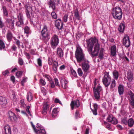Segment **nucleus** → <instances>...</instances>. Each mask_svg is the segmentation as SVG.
Masks as SVG:
<instances>
[{"label":"nucleus","mask_w":134,"mask_h":134,"mask_svg":"<svg viewBox=\"0 0 134 134\" xmlns=\"http://www.w3.org/2000/svg\"><path fill=\"white\" fill-rule=\"evenodd\" d=\"M107 120L108 122H110L114 124H116L118 122L117 119L111 114L108 116Z\"/></svg>","instance_id":"13"},{"label":"nucleus","mask_w":134,"mask_h":134,"mask_svg":"<svg viewBox=\"0 0 134 134\" xmlns=\"http://www.w3.org/2000/svg\"><path fill=\"white\" fill-rule=\"evenodd\" d=\"M104 124H105V126L108 129H110V125L109 124L105 122H104Z\"/></svg>","instance_id":"63"},{"label":"nucleus","mask_w":134,"mask_h":134,"mask_svg":"<svg viewBox=\"0 0 134 134\" xmlns=\"http://www.w3.org/2000/svg\"><path fill=\"white\" fill-rule=\"evenodd\" d=\"M6 37L8 41L10 42L11 41L12 39L13 35L10 31L9 30L8 31Z\"/></svg>","instance_id":"25"},{"label":"nucleus","mask_w":134,"mask_h":134,"mask_svg":"<svg viewBox=\"0 0 134 134\" xmlns=\"http://www.w3.org/2000/svg\"><path fill=\"white\" fill-rule=\"evenodd\" d=\"M43 76L44 77L46 78L48 81H50L51 80L50 77L48 75L44 74L43 75Z\"/></svg>","instance_id":"53"},{"label":"nucleus","mask_w":134,"mask_h":134,"mask_svg":"<svg viewBox=\"0 0 134 134\" xmlns=\"http://www.w3.org/2000/svg\"><path fill=\"white\" fill-rule=\"evenodd\" d=\"M110 82L111 83L110 85V91H113L114 90L116 87V81L115 79H113Z\"/></svg>","instance_id":"23"},{"label":"nucleus","mask_w":134,"mask_h":134,"mask_svg":"<svg viewBox=\"0 0 134 134\" xmlns=\"http://www.w3.org/2000/svg\"><path fill=\"white\" fill-rule=\"evenodd\" d=\"M49 106L47 103H45L43 104L42 114L44 115H46L47 112L48 110Z\"/></svg>","instance_id":"20"},{"label":"nucleus","mask_w":134,"mask_h":134,"mask_svg":"<svg viewBox=\"0 0 134 134\" xmlns=\"http://www.w3.org/2000/svg\"><path fill=\"white\" fill-rule=\"evenodd\" d=\"M68 15V14H65L63 18V20L64 22H66L67 21Z\"/></svg>","instance_id":"52"},{"label":"nucleus","mask_w":134,"mask_h":134,"mask_svg":"<svg viewBox=\"0 0 134 134\" xmlns=\"http://www.w3.org/2000/svg\"><path fill=\"white\" fill-rule=\"evenodd\" d=\"M77 72L80 76H82L83 75V72L80 68H78L77 70Z\"/></svg>","instance_id":"47"},{"label":"nucleus","mask_w":134,"mask_h":134,"mask_svg":"<svg viewBox=\"0 0 134 134\" xmlns=\"http://www.w3.org/2000/svg\"><path fill=\"white\" fill-rule=\"evenodd\" d=\"M23 72L21 71H19L16 73V77L18 78H20L22 76L23 74Z\"/></svg>","instance_id":"43"},{"label":"nucleus","mask_w":134,"mask_h":134,"mask_svg":"<svg viewBox=\"0 0 134 134\" xmlns=\"http://www.w3.org/2000/svg\"><path fill=\"white\" fill-rule=\"evenodd\" d=\"M127 121L126 118H124L121 119V122L123 124L127 125Z\"/></svg>","instance_id":"51"},{"label":"nucleus","mask_w":134,"mask_h":134,"mask_svg":"<svg viewBox=\"0 0 134 134\" xmlns=\"http://www.w3.org/2000/svg\"><path fill=\"white\" fill-rule=\"evenodd\" d=\"M5 46L4 42L0 39V50L4 49Z\"/></svg>","instance_id":"38"},{"label":"nucleus","mask_w":134,"mask_h":134,"mask_svg":"<svg viewBox=\"0 0 134 134\" xmlns=\"http://www.w3.org/2000/svg\"><path fill=\"white\" fill-rule=\"evenodd\" d=\"M55 83L56 86L58 87L60 86V85L59 84L58 80L57 79L55 78L54 79Z\"/></svg>","instance_id":"62"},{"label":"nucleus","mask_w":134,"mask_h":134,"mask_svg":"<svg viewBox=\"0 0 134 134\" xmlns=\"http://www.w3.org/2000/svg\"><path fill=\"white\" fill-rule=\"evenodd\" d=\"M24 29L25 33L27 34H29L30 33V29L28 26H26L25 27Z\"/></svg>","instance_id":"44"},{"label":"nucleus","mask_w":134,"mask_h":134,"mask_svg":"<svg viewBox=\"0 0 134 134\" xmlns=\"http://www.w3.org/2000/svg\"><path fill=\"white\" fill-rule=\"evenodd\" d=\"M93 89L94 97L97 99H99L100 92L102 90V88L99 83L96 81L94 82Z\"/></svg>","instance_id":"3"},{"label":"nucleus","mask_w":134,"mask_h":134,"mask_svg":"<svg viewBox=\"0 0 134 134\" xmlns=\"http://www.w3.org/2000/svg\"><path fill=\"white\" fill-rule=\"evenodd\" d=\"M25 8L26 9L25 12L26 15L27 17L29 18H30V16L29 14V11L30 9H32V8L30 7H29L27 5H25Z\"/></svg>","instance_id":"27"},{"label":"nucleus","mask_w":134,"mask_h":134,"mask_svg":"<svg viewBox=\"0 0 134 134\" xmlns=\"http://www.w3.org/2000/svg\"><path fill=\"white\" fill-rule=\"evenodd\" d=\"M18 63L21 65H23V59L21 58H19L18 59Z\"/></svg>","instance_id":"56"},{"label":"nucleus","mask_w":134,"mask_h":134,"mask_svg":"<svg viewBox=\"0 0 134 134\" xmlns=\"http://www.w3.org/2000/svg\"><path fill=\"white\" fill-rule=\"evenodd\" d=\"M5 23L8 27L11 29H13L14 27V19L13 18L10 19L6 18L5 19Z\"/></svg>","instance_id":"10"},{"label":"nucleus","mask_w":134,"mask_h":134,"mask_svg":"<svg viewBox=\"0 0 134 134\" xmlns=\"http://www.w3.org/2000/svg\"><path fill=\"white\" fill-rule=\"evenodd\" d=\"M26 96L27 99L29 102L31 101L33 99L32 94L30 92H29L27 93Z\"/></svg>","instance_id":"31"},{"label":"nucleus","mask_w":134,"mask_h":134,"mask_svg":"<svg viewBox=\"0 0 134 134\" xmlns=\"http://www.w3.org/2000/svg\"><path fill=\"white\" fill-rule=\"evenodd\" d=\"M80 115L79 111L76 110L75 112V116L76 118H77Z\"/></svg>","instance_id":"64"},{"label":"nucleus","mask_w":134,"mask_h":134,"mask_svg":"<svg viewBox=\"0 0 134 134\" xmlns=\"http://www.w3.org/2000/svg\"><path fill=\"white\" fill-rule=\"evenodd\" d=\"M112 13L113 17L115 19L120 20L122 18V10L119 7H117L113 9Z\"/></svg>","instance_id":"5"},{"label":"nucleus","mask_w":134,"mask_h":134,"mask_svg":"<svg viewBox=\"0 0 134 134\" xmlns=\"http://www.w3.org/2000/svg\"><path fill=\"white\" fill-rule=\"evenodd\" d=\"M77 61L79 63L84 60L85 58V55L83 53V51L80 47H77L75 54Z\"/></svg>","instance_id":"4"},{"label":"nucleus","mask_w":134,"mask_h":134,"mask_svg":"<svg viewBox=\"0 0 134 134\" xmlns=\"http://www.w3.org/2000/svg\"><path fill=\"white\" fill-rule=\"evenodd\" d=\"M109 72H105L102 80L103 83L106 87L108 86L111 81V77L109 75Z\"/></svg>","instance_id":"6"},{"label":"nucleus","mask_w":134,"mask_h":134,"mask_svg":"<svg viewBox=\"0 0 134 134\" xmlns=\"http://www.w3.org/2000/svg\"><path fill=\"white\" fill-rule=\"evenodd\" d=\"M127 78L128 80L130 81H132L133 79V75L130 72H128L127 74Z\"/></svg>","instance_id":"37"},{"label":"nucleus","mask_w":134,"mask_h":134,"mask_svg":"<svg viewBox=\"0 0 134 134\" xmlns=\"http://www.w3.org/2000/svg\"><path fill=\"white\" fill-rule=\"evenodd\" d=\"M71 73L73 76L76 77H77V75L76 72L73 69L71 70Z\"/></svg>","instance_id":"48"},{"label":"nucleus","mask_w":134,"mask_h":134,"mask_svg":"<svg viewBox=\"0 0 134 134\" xmlns=\"http://www.w3.org/2000/svg\"><path fill=\"white\" fill-rule=\"evenodd\" d=\"M104 49L103 48L100 49L99 57L101 59H102L103 57Z\"/></svg>","instance_id":"42"},{"label":"nucleus","mask_w":134,"mask_h":134,"mask_svg":"<svg viewBox=\"0 0 134 134\" xmlns=\"http://www.w3.org/2000/svg\"><path fill=\"white\" fill-rule=\"evenodd\" d=\"M68 82L65 79L62 80L61 83L62 86L64 88H66L67 87Z\"/></svg>","instance_id":"32"},{"label":"nucleus","mask_w":134,"mask_h":134,"mask_svg":"<svg viewBox=\"0 0 134 134\" xmlns=\"http://www.w3.org/2000/svg\"><path fill=\"white\" fill-rule=\"evenodd\" d=\"M100 49V46L99 44L98 43V42L96 43H95L94 45V50L91 52H89L91 54L92 57L96 56L97 55Z\"/></svg>","instance_id":"9"},{"label":"nucleus","mask_w":134,"mask_h":134,"mask_svg":"<svg viewBox=\"0 0 134 134\" xmlns=\"http://www.w3.org/2000/svg\"><path fill=\"white\" fill-rule=\"evenodd\" d=\"M37 63L39 66H42V60L40 58H38L37 60Z\"/></svg>","instance_id":"61"},{"label":"nucleus","mask_w":134,"mask_h":134,"mask_svg":"<svg viewBox=\"0 0 134 134\" xmlns=\"http://www.w3.org/2000/svg\"><path fill=\"white\" fill-rule=\"evenodd\" d=\"M18 20L23 21V15L21 13H19L18 16Z\"/></svg>","instance_id":"45"},{"label":"nucleus","mask_w":134,"mask_h":134,"mask_svg":"<svg viewBox=\"0 0 134 134\" xmlns=\"http://www.w3.org/2000/svg\"><path fill=\"white\" fill-rule=\"evenodd\" d=\"M125 27V26L124 24L121 23L119 26L118 28L120 32H123Z\"/></svg>","instance_id":"35"},{"label":"nucleus","mask_w":134,"mask_h":134,"mask_svg":"<svg viewBox=\"0 0 134 134\" xmlns=\"http://www.w3.org/2000/svg\"><path fill=\"white\" fill-rule=\"evenodd\" d=\"M118 92L120 95L123 94L124 92V86L122 85H120L118 87Z\"/></svg>","instance_id":"29"},{"label":"nucleus","mask_w":134,"mask_h":134,"mask_svg":"<svg viewBox=\"0 0 134 134\" xmlns=\"http://www.w3.org/2000/svg\"><path fill=\"white\" fill-rule=\"evenodd\" d=\"M27 77H25L23 78L21 81V83L22 86H24V83L26 82L27 80Z\"/></svg>","instance_id":"57"},{"label":"nucleus","mask_w":134,"mask_h":134,"mask_svg":"<svg viewBox=\"0 0 134 134\" xmlns=\"http://www.w3.org/2000/svg\"><path fill=\"white\" fill-rule=\"evenodd\" d=\"M74 15L77 19L79 20H80V16L79 14V12L78 10L77 9H76L75 11Z\"/></svg>","instance_id":"40"},{"label":"nucleus","mask_w":134,"mask_h":134,"mask_svg":"<svg viewBox=\"0 0 134 134\" xmlns=\"http://www.w3.org/2000/svg\"><path fill=\"white\" fill-rule=\"evenodd\" d=\"M58 108H55L53 110L52 114V116L54 118L57 115L58 113Z\"/></svg>","instance_id":"36"},{"label":"nucleus","mask_w":134,"mask_h":134,"mask_svg":"<svg viewBox=\"0 0 134 134\" xmlns=\"http://www.w3.org/2000/svg\"><path fill=\"white\" fill-rule=\"evenodd\" d=\"M51 15L52 18L55 19L57 18V16L56 13L54 12H52Z\"/></svg>","instance_id":"49"},{"label":"nucleus","mask_w":134,"mask_h":134,"mask_svg":"<svg viewBox=\"0 0 134 134\" xmlns=\"http://www.w3.org/2000/svg\"><path fill=\"white\" fill-rule=\"evenodd\" d=\"M123 43L126 47H128L130 46V42L129 37L127 35H126L124 37L123 40Z\"/></svg>","instance_id":"12"},{"label":"nucleus","mask_w":134,"mask_h":134,"mask_svg":"<svg viewBox=\"0 0 134 134\" xmlns=\"http://www.w3.org/2000/svg\"><path fill=\"white\" fill-rule=\"evenodd\" d=\"M50 86L52 88H54L55 86V85L53 81L51 80L50 81Z\"/></svg>","instance_id":"58"},{"label":"nucleus","mask_w":134,"mask_h":134,"mask_svg":"<svg viewBox=\"0 0 134 134\" xmlns=\"http://www.w3.org/2000/svg\"><path fill=\"white\" fill-rule=\"evenodd\" d=\"M82 67L84 71L86 72L89 70L90 66L88 63L84 62L82 63Z\"/></svg>","instance_id":"18"},{"label":"nucleus","mask_w":134,"mask_h":134,"mask_svg":"<svg viewBox=\"0 0 134 134\" xmlns=\"http://www.w3.org/2000/svg\"><path fill=\"white\" fill-rule=\"evenodd\" d=\"M24 25L23 21L18 20L16 23V26L18 27H21L22 26Z\"/></svg>","instance_id":"39"},{"label":"nucleus","mask_w":134,"mask_h":134,"mask_svg":"<svg viewBox=\"0 0 134 134\" xmlns=\"http://www.w3.org/2000/svg\"><path fill=\"white\" fill-rule=\"evenodd\" d=\"M54 102L56 103H59L60 104H62L61 101L57 98H56L54 100Z\"/></svg>","instance_id":"60"},{"label":"nucleus","mask_w":134,"mask_h":134,"mask_svg":"<svg viewBox=\"0 0 134 134\" xmlns=\"http://www.w3.org/2000/svg\"><path fill=\"white\" fill-rule=\"evenodd\" d=\"M39 83L40 85L43 86L46 85V82L44 79L41 78L39 80Z\"/></svg>","instance_id":"41"},{"label":"nucleus","mask_w":134,"mask_h":134,"mask_svg":"<svg viewBox=\"0 0 134 134\" xmlns=\"http://www.w3.org/2000/svg\"><path fill=\"white\" fill-rule=\"evenodd\" d=\"M54 60H53L52 58H49L48 60V63L49 65H51Z\"/></svg>","instance_id":"50"},{"label":"nucleus","mask_w":134,"mask_h":134,"mask_svg":"<svg viewBox=\"0 0 134 134\" xmlns=\"http://www.w3.org/2000/svg\"><path fill=\"white\" fill-rule=\"evenodd\" d=\"M9 72L8 70H7L2 72L4 76H7L9 74Z\"/></svg>","instance_id":"55"},{"label":"nucleus","mask_w":134,"mask_h":134,"mask_svg":"<svg viewBox=\"0 0 134 134\" xmlns=\"http://www.w3.org/2000/svg\"><path fill=\"white\" fill-rule=\"evenodd\" d=\"M63 23L60 19L56 20L55 22V26L59 30L62 29L63 27Z\"/></svg>","instance_id":"17"},{"label":"nucleus","mask_w":134,"mask_h":134,"mask_svg":"<svg viewBox=\"0 0 134 134\" xmlns=\"http://www.w3.org/2000/svg\"><path fill=\"white\" fill-rule=\"evenodd\" d=\"M59 42L58 36L56 35H54L51 37L50 41V44L52 47L57 46Z\"/></svg>","instance_id":"8"},{"label":"nucleus","mask_w":134,"mask_h":134,"mask_svg":"<svg viewBox=\"0 0 134 134\" xmlns=\"http://www.w3.org/2000/svg\"><path fill=\"white\" fill-rule=\"evenodd\" d=\"M8 114L9 118L11 121L13 122L16 120L17 118L14 113L11 111H9Z\"/></svg>","instance_id":"14"},{"label":"nucleus","mask_w":134,"mask_h":134,"mask_svg":"<svg viewBox=\"0 0 134 134\" xmlns=\"http://www.w3.org/2000/svg\"><path fill=\"white\" fill-rule=\"evenodd\" d=\"M70 106L72 110H73L74 107L78 108L80 106V102L79 100H76L72 101L70 103Z\"/></svg>","instance_id":"15"},{"label":"nucleus","mask_w":134,"mask_h":134,"mask_svg":"<svg viewBox=\"0 0 134 134\" xmlns=\"http://www.w3.org/2000/svg\"><path fill=\"white\" fill-rule=\"evenodd\" d=\"M134 124V121L132 118L129 119L127 120V125L130 127H132Z\"/></svg>","instance_id":"28"},{"label":"nucleus","mask_w":134,"mask_h":134,"mask_svg":"<svg viewBox=\"0 0 134 134\" xmlns=\"http://www.w3.org/2000/svg\"><path fill=\"white\" fill-rule=\"evenodd\" d=\"M4 26V23L1 20V18H0V28H2Z\"/></svg>","instance_id":"54"},{"label":"nucleus","mask_w":134,"mask_h":134,"mask_svg":"<svg viewBox=\"0 0 134 134\" xmlns=\"http://www.w3.org/2000/svg\"><path fill=\"white\" fill-rule=\"evenodd\" d=\"M129 99L132 108H134V94L130 91L129 92Z\"/></svg>","instance_id":"11"},{"label":"nucleus","mask_w":134,"mask_h":134,"mask_svg":"<svg viewBox=\"0 0 134 134\" xmlns=\"http://www.w3.org/2000/svg\"><path fill=\"white\" fill-rule=\"evenodd\" d=\"M93 109H92V111L94 115H97V110L98 109V105L97 104L95 103L93 105Z\"/></svg>","instance_id":"30"},{"label":"nucleus","mask_w":134,"mask_h":134,"mask_svg":"<svg viewBox=\"0 0 134 134\" xmlns=\"http://www.w3.org/2000/svg\"><path fill=\"white\" fill-rule=\"evenodd\" d=\"M55 2H56L52 0H49L47 2L49 7L51 8L53 11L55 9Z\"/></svg>","instance_id":"19"},{"label":"nucleus","mask_w":134,"mask_h":134,"mask_svg":"<svg viewBox=\"0 0 134 134\" xmlns=\"http://www.w3.org/2000/svg\"><path fill=\"white\" fill-rule=\"evenodd\" d=\"M52 65V69L54 73H56L57 70V68L58 66V62L55 60H54Z\"/></svg>","instance_id":"21"},{"label":"nucleus","mask_w":134,"mask_h":134,"mask_svg":"<svg viewBox=\"0 0 134 134\" xmlns=\"http://www.w3.org/2000/svg\"><path fill=\"white\" fill-rule=\"evenodd\" d=\"M30 106H27V108L26 109V111L27 112L28 114H29V115L30 116H32V115L31 114L29 110V109L30 108Z\"/></svg>","instance_id":"59"},{"label":"nucleus","mask_w":134,"mask_h":134,"mask_svg":"<svg viewBox=\"0 0 134 134\" xmlns=\"http://www.w3.org/2000/svg\"><path fill=\"white\" fill-rule=\"evenodd\" d=\"M113 77L114 79L117 80L118 79L119 76L118 72L116 70L114 71L113 72Z\"/></svg>","instance_id":"34"},{"label":"nucleus","mask_w":134,"mask_h":134,"mask_svg":"<svg viewBox=\"0 0 134 134\" xmlns=\"http://www.w3.org/2000/svg\"><path fill=\"white\" fill-rule=\"evenodd\" d=\"M49 30L48 29L47 26L44 25L43 29L41 31V39L45 41H48L50 38Z\"/></svg>","instance_id":"1"},{"label":"nucleus","mask_w":134,"mask_h":134,"mask_svg":"<svg viewBox=\"0 0 134 134\" xmlns=\"http://www.w3.org/2000/svg\"><path fill=\"white\" fill-rule=\"evenodd\" d=\"M20 105L21 108H23L25 107V104L24 99H22L20 101Z\"/></svg>","instance_id":"46"},{"label":"nucleus","mask_w":134,"mask_h":134,"mask_svg":"<svg viewBox=\"0 0 134 134\" xmlns=\"http://www.w3.org/2000/svg\"><path fill=\"white\" fill-rule=\"evenodd\" d=\"M32 126L34 131L38 134H46V132L43 128L41 127L39 123L37 124V128L35 127L32 122H31Z\"/></svg>","instance_id":"7"},{"label":"nucleus","mask_w":134,"mask_h":134,"mask_svg":"<svg viewBox=\"0 0 134 134\" xmlns=\"http://www.w3.org/2000/svg\"><path fill=\"white\" fill-rule=\"evenodd\" d=\"M98 42L97 39L96 37H91L86 41L87 47L88 52H91L93 46Z\"/></svg>","instance_id":"2"},{"label":"nucleus","mask_w":134,"mask_h":134,"mask_svg":"<svg viewBox=\"0 0 134 134\" xmlns=\"http://www.w3.org/2000/svg\"><path fill=\"white\" fill-rule=\"evenodd\" d=\"M2 8L3 10L4 16L6 17H8V12L6 6L4 5L2 6Z\"/></svg>","instance_id":"33"},{"label":"nucleus","mask_w":134,"mask_h":134,"mask_svg":"<svg viewBox=\"0 0 134 134\" xmlns=\"http://www.w3.org/2000/svg\"><path fill=\"white\" fill-rule=\"evenodd\" d=\"M7 103V100L5 98L0 96V104L3 107L5 108Z\"/></svg>","instance_id":"16"},{"label":"nucleus","mask_w":134,"mask_h":134,"mask_svg":"<svg viewBox=\"0 0 134 134\" xmlns=\"http://www.w3.org/2000/svg\"><path fill=\"white\" fill-rule=\"evenodd\" d=\"M57 53L58 56L61 58L64 55V52L62 49L61 48H58L57 49Z\"/></svg>","instance_id":"22"},{"label":"nucleus","mask_w":134,"mask_h":134,"mask_svg":"<svg viewBox=\"0 0 134 134\" xmlns=\"http://www.w3.org/2000/svg\"><path fill=\"white\" fill-rule=\"evenodd\" d=\"M111 55L114 56L116 55V48L115 46L114 45L111 47Z\"/></svg>","instance_id":"26"},{"label":"nucleus","mask_w":134,"mask_h":134,"mask_svg":"<svg viewBox=\"0 0 134 134\" xmlns=\"http://www.w3.org/2000/svg\"><path fill=\"white\" fill-rule=\"evenodd\" d=\"M4 130L5 134H11L10 128L9 125H7L4 126Z\"/></svg>","instance_id":"24"}]
</instances>
